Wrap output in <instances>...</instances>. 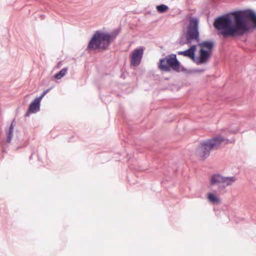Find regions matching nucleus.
Listing matches in <instances>:
<instances>
[{
	"instance_id": "1",
	"label": "nucleus",
	"mask_w": 256,
	"mask_h": 256,
	"mask_svg": "<svg viewBox=\"0 0 256 256\" xmlns=\"http://www.w3.org/2000/svg\"><path fill=\"white\" fill-rule=\"evenodd\" d=\"M252 25L256 26V14L250 10L234 12L220 16L214 23L218 34L224 37L242 36Z\"/></svg>"
},
{
	"instance_id": "2",
	"label": "nucleus",
	"mask_w": 256,
	"mask_h": 256,
	"mask_svg": "<svg viewBox=\"0 0 256 256\" xmlns=\"http://www.w3.org/2000/svg\"><path fill=\"white\" fill-rule=\"evenodd\" d=\"M198 24L197 18L190 19L185 36L186 40L183 43L190 45V47L186 50L178 52V54L190 58L197 64H202L208 62L212 54L214 42L212 41L200 42Z\"/></svg>"
},
{
	"instance_id": "3",
	"label": "nucleus",
	"mask_w": 256,
	"mask_h": 256,
	"mask_svg": "<svg viewBox=\"0 0 256 256\" xmlns=\"http://www.w3.org/2000/svg\"><path fill=\"white\" fill-rule=\"evenodd\" d=\"M236 180L234 176H224L220 174L212 176L210 180L209 187L212 189L215 186L216 190H214L206 194L208 202L212 204H218L221 202L220 194L225 191L226 188L232 186Z\"/></svg>"
},
{
	"instance_id": "4",
	"label": "nucleus",
	"mask_w": 256,
	"mask_h": 256,
	"mask_svg": "<svg viewBox=\"0 0 256 256\" xmlns=\"http://www.w3.org/2000/svg\"><path fill=\"white\" fill-rule=\"evenodd\" d=\"M234 142L229 140L220 135L216 136L212 138L202 141L196 148L195 155L200 160H204L208 157L212 150L216 149L222 144H228Z\"/></svg>"
},
{
	"instance_id": "5",
	"label": "nucleus",
	"mask_w": 256,
	"mask_h": 256,
	"mask_svg": "<svg viewBox=\"0 0 256 256\" xmlns=\"http://www.w3.org/2000/svg\"><path fill=\"white\" fill-rule=\"evenodd\" d=\"M118 34L105 32L101 30L96 31L90 40L87 50H104L106 49L110 44L116 38Z\"/></svg>"
},
{
	"instance_id": "6",
	"label": "nucleus",
	"mask_w": 256,
	"mask_h": 256,
	"mask_svg": "<svg viewBox=\"0 0 256 256\" xmlns=\"http://www.w3.org/2000/svg\"><path fill=\"white\" fill-rule=\"evenodd\" d=\"M159 68L166 72L170 71L171 69L178 72L180 69V63L177 60L176 55L172 54L160 60Z\"/></svg>"
},
{
	"instance_id": "7",
	"label": "nucleus",
	"mask_w": 256,
	"mask_h": 256,
	"mask_svg": "<svg viewBox=\"0 0 256 256\" xmlns=\"http://www.w3.org/2000/svg\"><path fill=\"white\" fill-rule=\"evenodd\" d=\"M144 48L142 47H140L135 49L132 52L130 56L132 66H137L140 64L144 54Z\"/></svg>"
},
{
	"instance_id": "8",
	"label": "nucleus",
	"mask_w": 256,
	"mask_h": 256,
	"mask_svg": "<svg viewBox=\"0 0 256 256\" xmlns=\"http://www.w3.org/2000/svg\"><path fill=\"white\" fill-rule=\"evenodd\" d=\"M40 110V102L34 100L30 104L26 116H28L30 114H34Z\"/></svg>"
},
{
	"instance_id": "9",
	"label": "nucleus",
	"mask_w": 256,
	"mask_h": 256,
	"mask_svg": "<svg viewBox=\"0 0 256 256\" xmlns=\"http://www.w3.org/2000/svg\"><path fill=\"white\" fill-rule=\"evenodd\" d=\"M14 122H12L11 124L10 128H9L8 132L7 134V142H10L12 140V138L13 136V132H14Z\"/></svg>"
},
{
	"instance_id": "10",
	"label": "nucleus",
	"mask_w": 256,
	"mask_h": 256,
	"mask_svg": "<svg viewBox=\"0 0 256 256\" xmlns=\"http://www.w3.org/2000/svg\"><path fill=\"white\" fill-rule=\"evenodd\" d=\"M68 70V68H62L58 73L54 75V78L58 80L60 79L66 75L67 73Z\"/></svg>"
},
{
	"instance_id": "11",
	"label": "nucleus",
	"mask_w": 256,
	"mask_h": 256,
	"mask_svg": "<svg viewBox=\"0 0 256 256\" xmlns=\"http://www.w3.org/2000/svg\"><path fill=\"white\" fill-rule=\"evenodd\" d=\"M156 10L160 13H164L168 10V7L165 4H160L156 6Z\"/></svg>"
},
{
	"instance_id": "12",
	"label": "nucleus",
	"mask_w": 256,
	"mask_h": 256,
	"mask_svg": "<svg viewBox=\"0 0 256 256\" xmlns=\"http://www.w3.org/2000/svg\"><path fill=\"white\" fill-rule=\"evenodd\" d=\"M46 94V93L44 91L40 96L36 98L34 100L40 103L41 100Z\"/></svg>"
},
{
	"instance_id": "13",
	"label": "nucleus",
	"mask_w": 256,
	"mask_h": 256,
	"mask_svg": "<svg viewBox=\"0 0 256 256\" xmlns=\"http://www.w3.org/2000/svg\"><path fill=\"white\" fill-rule=\"evenodd\" d=\"M46 94V93L44 91L40 96L36 98L34 100L40 103L41 100Z\"/></svg>"
},
{
	"instance_id": "14",
	"label": "nucleus",
	"mask_w": 256,
	"mask_h": 256,
	"mask_svg": "<svg viewBox=\"0 0 256 256\" xmlns=\"http://www.w3.org/2000/svg\"><path fill=\"white\" fill-rule=\"evenodd\" d=\"M46 94V93L44 91L40 96L36 98L34 100L40 103L41 100Z\"/></svg>"
},
{
	"instance_id": "15",
	"label": "nucleus",
	"mask_w": 256,
	"mask_h": 256,
	"mask_svg": "<svg viewBox=\"0 0 256 256\" xmlns=\"http://www.w3.org/2000/svg\"><path fill=\"white\" fill-rule=\"evenodd\" d=\"M46 94V93L44 91L40 96L36 98L34 100L40 103L41 100Z\"/></svg>"
},
{
	"instance_id": "16",
	"label": "nucleus",
	"mask_w": 256,
	"mask_h": 256,
	"mask_svg": "<svg viewBox=\"0 0 256 256\" xmlns=\"http://www.w3.org/2000/svg\"><path fill=\"white\" fill-rule=\"evenodd\" d=\"M46 94V93L44 91L40 96L36 98L34 100L40 103L41 100Z\"/></svg>"
},
{
	"instance_id": "17",
	"label": "nucleus",
	"mask_w": 256,
	"mask_h": 256,
	"mask_svg": "<svg viewBox=\"0 0 256 256\" xmlns=\"http://www.w3.org/2000/svg\"><path fill=\"white\" fill-rule=\"evenodd\" d=\"M49 91V90H46L44 92L47 94Z\"/></svg>"
},
{
	"instance_id": "18",
	"label": "nucleus",
	"mask_w": 256,
	"mask_h": 256,
	"mask_svg": "<svg viewBox=\"0 0 256 256\" xmlns=\"http://www.w3.org/2000/svg\"><path fill=\"white\" fill-rule=\"evenodd\" d=\"M238 131L234 132V133L237 132Z\"/></svg>"
}]
</instances>
